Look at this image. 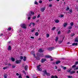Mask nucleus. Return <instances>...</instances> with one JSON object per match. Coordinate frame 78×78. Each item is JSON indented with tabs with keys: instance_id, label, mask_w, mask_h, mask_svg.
Wrapping results in <instances>:
<instances>
[{
	"instance_id": "1",
	"label": "nucleus",
	"mask_w": 78,
	"mask_h": 78,
	"mask_svg": "<svg viewBox=\"0 0 78 78\" xmlns=\"http://www.w3.org/2000/svg\"><path fill=\"white\" fill-rule=\"evenodd\" d=\"M21 27L24 29H27V26L26 25V24H21Z\"/></svg>"
},
{
	"instance_id": "2",
	"label": "nucleus",
	"mask_w": 78,
	"mask_h": 78,
	"mask_svg": "<svg viewBox=\"0 0 78 78\" xmlns=\"http://www.w3.org/2000/svg\"><path fill=\"white\" fill-rule=\"evenodd\" d=\"M29 15H28V14H27V16H31V15H30V14H32V15H34V12H33L30 11L29 12Z\"/></svg>"
},
{
	"instance_id": "3",
	"label": "nucleus",
	"mask_w": 78,
	"mask_h": 78,
	"mask_svg": "<svg viewBox=\"0 0 78 78\" xmlns=\"http://www.w3.org/2000/svg\"><path fill=\"white\" fill-rule=\"evenodd\" d=\"M36 55L39 56L40 57H43L44 56V54L43 53L39 54V53H37Z\"/></svg>"
},
{
	"instance_id": "4",
	"label": "nucleus",
	"mask_w": 78,
	"mask_h": 78,
	"mask_svg": "<svg viewBox=\"0 0 78 78\" xmlns=\"http://www.w3.org/2000/svg\"><path fill=\"white\" fill-rule=\"evenodd\" d=\"M40 67H41V65H40L37 66V70L38 71H42V69L40 68Z\"/></svg>"
},
{
	"instance_id": "5",
	"label": "nucleus",
	"mask_w": 78,
	"mask_h": 78,
	"mask_svg": "<svg viewBox=\"0 0 78 78\" xmlns=\"http://www.w3.org/2000/svg\"><path fill=\"white\" fill-rule=\"evenodd\" d=\"M72 68L74 69V70H77L78 69V66L77 67H76V65H73L72 66Z\"/></svg>"
},
{
	"instance_id": "6",
	"label": "nucleus",
	"mask_w": 78,
	"mask_h": 78,
	"mask_svg": "<svg viewBox=\"0 0 78 78\" xmlns=\"http://www.w3.org/2000/svg\"><path fill=\"white\" fill-rule=\"evenodd\" d=\"M54 49H55V48L53 47L49 48H48V50L49 51H51V50H54Z\"/></svg>"
},
{
	"instance_id": "7",
	"label": "nucleus",
	"mask_w": 78,
	"mask_h": 78,
	"mask_svg": "<svg viewBox=\"0 0 78 78\" xmlns=\"http://www.w3.org/2000/svg\"><path fill=\"white\" fill-rule=\"evenodd\" d=\"M46 74L47 76H49V75H50V74L49 73H47V71L45 70L44 71V74L43 75L44 76L45 74Z\"/></svg>"
},
{
	"instance_id": "8",
	"label": "nucleus",
	"mask_w": 78,
	"mask_h": 78,
	"mask_svg": "<svg viewBox=\"0 0 78 78\" xmlns=\"http://www.w3.org/2000/svg\"><path fill=\"white\" fill-rule=\"evenodd\" d=\"M21 62V60H16V64H19V63H20Z\"/></svg>"
},
{
	"instance_id": "9",
	"label": "nucleus",
	"mask_w": 78,
	"mask_h": 78,
	"mask_svg": "<svg viewBox=\"0 0 78 78\" xmlns=\"http://www.w3.org/2000/svg\"><path fill=\"white\" fill-rule=\"evenodd\" d=\"M38 51L40 53H42V52H44V50L42 49V48H40L38 50Z\"/></svg>"
},
{
	"instance_id": "10",
	"label": "nucleus",
	"mask_w": 78,
	"mask_h": 78,
	"mask_svg": "<svg viewBox=\"0 0 78 78\" xmlns=\"http://www.w3.org/2000/svg\"><path fill=\"white\" fill-rule=\"evenodd\" d=\"M47 61V60L45 59V58H42L41 59V62L43 63V62H44L45 61Z\"/></svg>"
},
{
	"instance_id": "11",
	"label": "nucleus",
	"mask_w": 78,
	"mask_h": 78,
	"mask_svg": "<svg viewBox=\"0 0 78 78\" xmlns=\"http://www.w3.org/2000/svg\"><path fill=\"white\" fill-rule=\"evenodd\" d=\"M45 10V7L42 8L41 9V11L42 12H44Z\"/></svg>"
},
{
	"instance_id": "12",
	"label": "nucleus",
	"mask_w": 78,
	"mask_h": 78,
	"mask_svg": "<svg viewBox=\"0 0 78 78\" xmlns=\"http://www.w3.org/2000/svg\"><path fill=\"white\" fill-rule=\"evenodd\" d=\"M31 25H32L33 26H34L35 25V23H31L29 25V26L30 27V26H31Z\"/></svg>"
},
{
	"instance_id": "13",
	"label": "nucleus",
	"mask_w": 78,
	"mask_h": 78,
	"mask_svg": "<svg viewBox=\"0 0 78 78\" xmlns=\"http://www.w3.org/2000/svg\"><path fill=\"white\" fill-rule=\"evenodd\" d=\"M8 50H11V46L10 45H9L8 47Z\"/></svg>"
},
{
	"instance_id": "14",
	"label": "nucleus",
	"mask_w": 78,
	"mask_h": 78,
	"mask_svg": "<svg viewBox=\"0 0 78 78\" xmlns=\"http://www.w3.org/2000/svg\"><path fill=\"white\" fill-rule=\"evenodd\" d=\"M11 59L12 61L13 62H14V61H15V58H14L13 57H11Z\"/></svg>"
},
{
	"instance_id": "15",
	"label": "nucleus",
	"mask_w": 78,
	"mask_h": 78,
	"mask_svg": "<svg viewBox=\"0 0 78 78\" xmlns=\"http://www.w3.org/2000/svg\"><path fill=\"white\" fill-rule=\"evenodd\" d=\"M58 39H59V37H55V41L56 42H57V41H58Z\"/></svg>"
},
{
	"instance_id": "16",
	"label": "nucleus",
	"mask_w": 78,
	"mask_h": 78,
	"mask_svg": "<svg viewBox=\"0 0 78 78\" xmlns=\"http://www.w3.org/2000/svg\"><path fill=\"white\" fill-rule=\"evenodd\" d=\"M75 73V71H72L70 72V74H73V73Z\"/></svg>"
},
{
	"instance_id": "17",
	"label": "nucleus",
	"mask_w": 78,
	"mask_h": 78,
	"mask_svg": "<svg viewBox=\"0 0 78 78\" xmlns=\"http://www.w3.org/2000/svg\"><path fill=\"white\" fill-rule=\"evenodd\" d=\"M45 57L47 58H51V57L50 55H46V56Z\"/></svg>"
},
{
	"instance_id": "18",
	"label": "nucleus",
	"mask_w": 78,
	"mask_h": 78,
	"mask_svg": "<svg viewBox=\"0 0 78 78\" xmlns=\"http://www.w3.org/2000/svg\"><path fill=\"white\" fill-rule=\"evenodd\" d=\"M75 42H78V38H76L75 39Z\"/></svg>"
},
{
	"instance_id": "19",
	"label": "nucleus",
	"mask_w": 78,
	"mask_h": 78,
	"mask_svg": "<svg viewBox=\"0 0 78 78\" xmlns=\"http://www.w3.org/2000/svg\"><path fill=\"white\" fill-rule=\"evenodd\" d=\"M72 45H78V43H73Z\"/></svg>"
},
{
	"instance_id": "20",
	"label": "nucleus",
	"mask_w": 78,
	"mask_h": 78,
	"mask_svg": "<svg viewBox=\"0 0 78 78\" xmlns=\"http://www.w3.org/2000/svg\"><path fill=\"white\" fill-rule=\"evenodd\" d=\"M35 58L37 59V60H40V59H41V58L38 57H35Z\"/></svg>"
},
{
	"instance_id": "21",
	"label": "nucleus",
	"mask_w": 78,
	"mask_h": 78,
	"mask_svg": "<svg viewBox=\"0 0 78 78\" xmlns=\"http://www.w3.org/2000/svg\"><path fill=\"white\" fill-rule=\"evenodd\" d=\"M67 25V23H65L63 24V26L64 27H66Z\"/></svg>"
},
{
	"instance_id": "22",
	"label": "nucleus",
	"mask_w": 78,
	"mask_h": 78,
	"mask_svg": "<svg viewBox=\"0 0 78 78\" xmlns=\"http://www.w3.org/2000/svg\"><path fill=\"white\" fill-rule=\"evenodd\" d=\"M60 62H61V61H58L56 62V64H59V63H60Z\"/></svg>"
},
{
	"instance_id": "23",
	"label": "nucleus",
	"mask_w": 78,
	"mask_h": 78,
	"mask_svg": "<svg viewBox=\"0 0 78 78\" xmlns=\"http://www.w3.org/2000/svg\"><path fill=\"white\" fill-rule=\"evenodd\" d=\"M28 66H25L24 69H25V70H27V68H28Z\"/></svg>"
},
{
	"instance_id": "24",
	"label": "nucleus",
	"mask_w": 78,
	"mask_h": 78,
	"mask_svg": "<svg viewBox=\"0 0 78 78\" xmlns=\"http://www.w3.org/2000/svg\"><path fill=\"white\" fill-rule=\"evenodd\" d=\"M55 23H58L59 22V21L58 20H55Z\"/></svg>"
},
{
	"instance_id": "25",
	"label": "nucleus",
	"mask_w": 78,
	"mask_h": 78,
	"mask_svg": "<svg viewBox=\"0 0 78 78\" xmlns=\"http://www.w3.org/2000/svg\"><path fill=\"white\" fill-rule=\"evenodd\" d=\"M35 36H38L39 35V33L37 32H36L35 33Z\"/></svg>"
},
{
	"instance_id": "26",
	"label": "nucleus",
	"mask_w": 78,
	"mask_h": 78,
	"mask_svg": "<svg viewBox=\"0 0 78 78\" xmlns=\"http://www.w3.org/2000/svg\"><path fill=\"white\" fill-rule=\"evenodd\" d=\"M67 77L68 78H73V77L72 76H68Z\"/></svg>"
},
{
	"instance_id": "27",
	"label": "nucleus",
	"mask_w": 78,
	"mask_h": 78,
	"mask_svg": "<svg viewBox=\"0 0 78 78\" xmlns=\"http://www.w3.org/2000/svg\"><path fill=\"white\" fill-rule=\"evenodd\" d=\"M8 66L4 67L3 68V69H4V70H5V69H8Z\"/></svg>"
},
{
	"instance_id": "28",
	"label": "nucleus",
	"mask_w": 78,
	"mask_h": 78,
	"mask_svg": "<svg viewBox=\"0 0 78 78\" xmlns=\"http://www.w3.org/2000/svg\"><path fill=\"white\" fill-rule=\"evenodd\" d=\"M27 58V57H24V58H23V61H26V59Z\"/></svg>"
},
{
	"instance_id": "29",
	"label": "nucleus",
	"mask_w": 78,
	"mask_h": 78,
	"mask_svg": "<svg viewBox=\"0 0 78 78\" xmlns=\"http://www.w3.org/2000/svg\"><path fill=\"white\" fill-rule=\"evenodd\" d=\"M59 17H64V15H60L59 16Z\"/></svg>"
},
{
	"instance_id": "30",
	"label": "nucleus",
	"mask_w": 78,
	"mask_h": 78,
	"mask_svg": "<svg viewBox=\"0 0 78 78\" xmlns=\"http://www.w3.org/2000/svg\"><path fill=\"white\" fill-rule=\"evenodd\" d=\"M49 36H50V35L48 34H47L46 35V37H47V38H48Z\"/></svg>"
},
{
	"instance_id": "31",
	"label": "nucleus",
	"mask_w": 78,
	"mask_h": 78,
	"mask_svg": "<svg viewBox=\"0 0 78 78\" xmlns=\"http://www.w3.org/2000/svg\"><path fill=\"white\" fill-rule=\"evenodd\" d=\"M62 68H63V69H64V70H66V67L64 66H62Z\"/></svg>"
},
{
	"instance_id": "32",
	"label": "nucleus",
	"mask_w": 78,
	"mask_h": 78,
	"mask_svg": "<svg viewBox=\"0 0 78 78\" xmlns=\"http://www.w3.org/2000/svg\"><path fill=\"white\" fill-rule=\"evenodd\" d=\"M71 26H73V23L72 22L70 23Z\"/></svg>"
},
{
	"instance_id": "33",
	"label": "nucleus",
	"mask_w": 78,
	"mask_h": 78,
	"mask_svg": "<svg viewBox=\"0 0 78 78\" xmlns=\"http://www.w3.org/2000/svg\"><path fill=\"white\" fill-rule=\"evenodd\" d=\"M64 38H63V39H62V41H59V43L60 44H61V43H62V41H63V40H64Z\"/></svg>"
},
{
	"instance_id": "34",
	"label": "nucleus",
	"mask_w": 78,
	"mask_h": 78,
	"mask_svg": "<svg viewBox=\"0 0 78 78\" xmlns=\"http://www.w3.org/2000/svg\"><path fill=\"white\" fill-rule=\"evenodd\" d=\"M69 11L70 12L69 13L70 14H71V13H72V9H70L69 10Z\"/></svg>"
},
{
	"instance_id": "35",
	"label": "nucleus",
	"mask_w": 78,
	"mask_h": 78,
	"mask_svg": "<svg viewBox=\"0 0 78 78\" xmlns=\"http://www.w3.org/2000/svg\"><path fill=\"white\" fill-rule=\"evenodd\" d=\"M34 31H35V28H34L33 30H32L31 31V32H34Z\"/></svg>"
},
{
	"instance_id": "36",
	"label": "nucleus",
	"mask_w": 78,
	"mask_h": 78,
	"mask_svg": "<svg viewBox=\"0 0 78 78\" xmlns=\"http://www.w3.org/2000/svg\"><path fill=\"white\" fill-rule=\"evenodd\" d=\"M55 29H56V27H53L52 28V30L53 31H54V30H55Z\"/></svg>"
},
{
	"instance_id": "37",
	"label": "nucleus",
	"mask_w": 78,
	"mask_h": 78,
	"mask_svg": "<svg viewBox=\"0 0 78 78\" xmlns=\"http://www.w3.org/2000/svg\"><path fill=\"white\" fill-rule=\"evenodd\" d=\"M75 34L74 33H73L71 34V36H75Z\"/></svg>"
},
{
	"instance_id": "38",
	"label": "nucleus",
	"mask_w": 78,
	"mask_h": 78,
	"mask_svg": "<svg viewBox=\"0 0 78 78\" xmlns=\"http://www.w3.org/2000/svg\"><path fill=\"white\" fill-rule=\"evenodd\" d=\"M71 33V31L70 30H69L68 31V34H69V33Z\"/></svg>"
},
{
	"instance_id": "39",
	"label": "nucleus",
	"mask_w": 78,
	"mask_h": 78,
	"mask_svg": "<svg viewBox=\"0 0 78 78\" xmlns=\"http://www.w3.org/2000/svg\"><path fill=\"white\" fill-rule=\"evenodd\" d=\"M11 30V27H9L8 29V30H9V31H10Z\"/></svg>"
},
{
	"instance_id": "40",
	"label": "nucleus",
	"mask_w": 78,
	"mask_h": 78,
	"mask_svg": "<svg viewBox=\"0 0 78 78\" xmlns=\"http://www.w3.org/2000/svg\"><path fill=\"white\" fill-rule=\"evenodd\" d=\"M36 18V16H33V17L32 18L33 19H35Z\"/></svg>"
},
{
	"instance_id": "41",
	"label": "nucleus",
	"mask_w": 78,
	"mask_h": 78,
	"mask_svg": "<svg viewBox=\"0 0 78 78\" xmlns=\"http://www.w3.org/2000/svg\"><path fill=\"white\" fill-rule=\"evenodd\" d=\"M69 7H67L66 9V11H68V10H69Z\"/></svg>"
},
{
	"instance_id": "42",
	"label": "nucleus",
	"mask_w": 78,
	"mask_h": 78,
	"mask_svg": "<svg viewBox=\"0 0 78 78\" xmlns=\"http://www.w3.org/2000/svg\"><path fill=\"white\" fill-rule=\"evenodd\" d=\"M71 69H70V70H67V72H69L70 73V72H71Z\"/></svg>"
},
{
	"instance_id": "43",
	"label": "nucleus",
	"mask_w": 78,
	"mask_h": 78,
	"mask_svg": "<svg viewBox=\"0 0 78 78\" xmlns=\"http://www.w3.org/2000/svg\"><path fill=\"white\" fill-rule=\"evenodd\" d=\"M12 68H15L16 67V65H13L12 66Z\"/></svg>"
},
{
	"instance_id": "44",
	"label": "nucleus",
	"mask_w": 78,
	"mask_h": 78,
	"mask_svg": "<svg viewBox=\"0 0 78 78\" xmlns=\"http://www.w3.org/2000/svg\"><path fill=\"white\" fill-rule=\"evenodd\" d=\"M39 2L40 3H42V1L41 0H40Z\"/></svg>"
},
{
	"instance_id": "45",
	"label": "nucleus",
	"mask_w": 78,
	"mask_h": 78,
	"mask_svg": "<svg viewBox=\"0 0 78 78\" xmlns=\"http://www.w3.org/2000/svg\"><path fill=\"white\" fill-rule=\"evenodd\" d=\"M4 78H7V76L6 75H4Z\"/></svg>"
},
{
	"instance_id": "46",
	"label": "nucleus",
	"mask_w": 78,
	"mask_h": 78,
	"mask_svg": "<svg viewBox=\"0 0 78 78\" xmlns=\"http://www.w3.org/2000/svg\"><path fill=\"white\" fill-rule=\"evenodd\" d=\"M34 4L35 5H37V2L35 1L34 2Z\"/></svg>"
},
{
	"instance_id": "47",
	"label": "nucleus",
	"mask_w": 78,
	"mask_h": 78,
	"mask_svg": "<svg viewBox=\"0 0 78 78\" xmlns=\"http://www.w3.org/2000/svg\"><path fill=\"white\" fill-rule=\"evenodd\" d=\"M61 71V69H57V72H59V71Z\"/></svg>"
},
{
	"instance_id": "48",
	"label": "nucleus",
	"mask_w": 78,
	"mask_h": 78,
	"mask_svg": "<svg viewBox=\"0 0 78 78\" xmlns=\"http://www.w3.org/2000/svg\"><path fill=\"white\" fill-rule=\"evenodd\" d=\"M72 27L71 26H70V27H68V29H72Z\"/></svg>"
},
{
	"instance_id": "49",
	"label": "nucleus",
	"mask_w": 78,
	"mask_h": 78,
	"mask_svg": "<svg viewBox=\"0 0 78 78\" xmlns=\"http://www.w3.org/2000/svg\"><path fill=\"white\" fill-rule=\"evenodd\" d=\"M23 72L24 74H26V72H25V71L24 70L23 71Z\"/></svg>"
},
{
	"instance_id": "50",
	"label": "nucleus",
	"mask_w": 78,
	"mask_h": 78,
	"mask_svg": "<svg viewBox=\"0 0 78 78\" xmlns=\"http://www.w3.org/2000/svg\"><path fill=\"white\" fill-rule=\"evenodd\" d=\"M60 33H61V31H58V34H60Z\"/></svg>"
},
{
	"instance_id": "51",
	"label": "nucleus",
	"mask_w": 78,
	"mask_h": 78,
	"mask_svg": "<svg viewBox=\"0 0 78 78\" xmlns=\"http://www.w3.org/2000/svg\"><path fill=\"white\" fill-rule=\"evenodd\" d=\"M51 78H55V76H51Z\"/></svg>"
},
{
	"instance_id": "52",
	"label": "nucleus",
	"mask_w": 78,
	"mask_h": 78,
	"mask_svg": "<svg viewBox=\"0 0 78 78\" xmlns=\"http://www.w3.org/2000/svg\"><path fill=\"white\" fill-rule=\"evenodd\" d=\"M23 57L22 56L20 57V59H23Z\"/></svg>"
},
{
	"instance_id": "53",
	"label": "nucleus",
	"mask_w": 78,
	"mask_h": 78,
	"mask_svg": "<svg viewBox=\"0 0 78 78\" xmlns=\"http://www.w3.org/2000/svg\"><path fill=\"white\" fill-rule=\"evenodd\" d=\"M18 78H22L21 75H20V76H19V77H18Z\"/></svg>"
},
{
	"instance_id": "54",
	"label": "nucleus",
	"mask_w": 78,
	"mask_h": 78,
	"mask_svg": "<svg viewBox=\"0 0 78 78\" xmlns=\"http://www.w3.org/2000/svg\"><path fill=\"white\" fill-rule=\"evenodd\" d=\"M58 69V67H57V66H55V69Z\"/></svg>"
},
{
	"instance_id": "55",
	"label": "nucleus",
	"mask_w": 78,
	"mask_h": 78,
	"mask_svg": "<svg viewBox=\"0 0 78 78\" xmlns=\"http://www.w3.org/2000/svg\"><path fill=\"white\" fill-rule=\"evenodd\" d=\"M49 7H51L52 6V4H50L49 5Z\"/></svg>"
},
{
	"instance_id": "56",
	"label": "nucleus",
	"mask_w": 78,
	"mask_h": 78,
	"mask_svg": "<svg viewBox=\"0 0 78 78\" xmlns=\"http://www.w3.org/2000/svg\"><path fill=\"white\" fill-rule=\"evenodd\" d=\"M54 78H58L57 76H54Z\"/></svg>"
},
{
	"instance_id": "57",
	"label": "nucleus",
	"mask_w": 78,
	"mask_h": 78,
	"mask_svg": "<svg viewBox=\"0 0 78 78\" xmlns=\"http://www.w3.org/2000/svg\"><path fill=\"white\" fill-rule=\"evenodd\" d=\"M30 19H31V17H29L28 18V20H30Z\"/></svg>"
},
{
	"instance_id": "58",
	"label": "nucleus",
	"mask_w": 78,
	"mask_h": 78,
	"mask_svg": "<svg viewBox=\"0 0 78 78\" xmlns=\"http://www.w3.org/2000/svg\"><path fill=\"white\" fill-rule=\"evenodd\" d=\"M40 17V15L39 14L37 16V18H39V17Z\"/></svg>"
},
{
	"instance_id": "59",
	"label": "nucleus",
	"mask_w": 78,
	"mask_h": 78,
	"mask_svg": "<svg viewBox=\"0 0 78 78\" xmlns=\"http://www.w3.org/2000/svg\"><path fill=\"white\" fill-rule=\"evenodd\" d=\"M9 39V37H7L5 39V40H8Z\"/></svg>"
},
{
	"instance_id": "60",
	"label": "nucleus",
	"mask_w": 78,
	"mask_h": 78,
	"mask_svg": "<svg viewBox=\"0 0 78 78\" xmlns=\"http://www.w3.org/2000/svg\"><path fill=\"white\" fill-rule=\"evenodd\" d=\"M30 38H31V39H34V37H31Z\"/></svg>"
},
{
	"instance_id": "61",
	"label": "nucleus",
	"mask_w": 78,
	"mask_h": 78,
	"mask_svg": "<svg viewBox=\"0 0 78 78\" xmlns=\"http://www.w3.org/2000/svg\"><path fill=\"white\" fill-rule=\"evenodd\" d=\"M3 36V34L1 33L0 34V36Z\"/></svg>"
},
{
	"instance_id": "62",
	"label": "nucleus",
	"mask_w": 78,
	"mask_h": 78,
	"mask_svg": "<svg viewBox=\"0 0 78 78\" xmlns=\"http://www.w3.org/2000/svg\"><path fill=\"white\" fill-rule=\"evenodd\" d=\"M78 64V62H76V65H77V64Z\"/></svg>"
},
{
	"instance_id": "63",
	"label": "nucleus",
	"mask_w": 78,
	"mask_h": 78,
	"mask_svg": "<svg viewBox=\"0 0 78 78\" xmlns=\"http://www.w3.org/2000/svg\"><path fill=\"white\" fill-rule=\"evenodd\" d=\"M16 75L17 76H19V74L18 73H16Z\"/></svg>"
},
{
	"instance_id": "64",
	"label": "nucleus",
	"mask_w": 78,
	"mask_h": 78,
	"mask_svg": "<svg viewBox=\"0 0 78 78\" xmlns=\"http://www.w3.org/2000/svg\"><path fill=\"white\" fill-rule=\"evenodd\" d=\"M26 77L27 78H30V77L27 76H26Z\"/></svg>"
}]
</instances>
